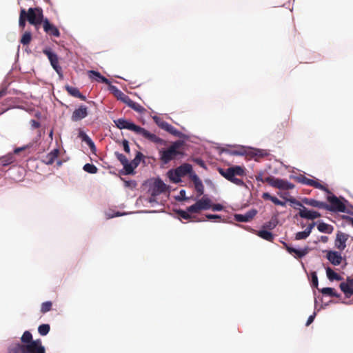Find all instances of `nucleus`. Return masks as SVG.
Masks as SVG:
<instances>
[{"mask_svg":"<svg viewBox=\"0 0 353 353\" xmlns=\"http://www.w3.org/2000/svg\"><path fill=\"white\" fill-rule=\"evenodd\" d=\"M32 339V335L30 331H25L21 337V341L22 344H28L34 341Z\"/></svg>","mask_w":353,"mask_h":353,"instance_id":"nucleus-37","label":"nucleus"},{"mask_svg":"<svg viewBox=\"0 0 353 353\" xmlns=\"http://www.w3.org/2000/svg\"><path fill=\"white\" fill-rule=\"evenodd\" d=\"M299 215L300 217L308 220H314L321 216V214L319 212L310 210L305 207H303V208L300 209Z\"/></svg>","mask_w":353,"mask_h":353,"instance_id":"nucleus-14","label":"nucleus"},{"mask_svg":"<svg viewBox=\"0 0 353 353\" xmlns=\"http://www.w3.org/2000/svg\"><path fill=\"white\" fill-rule=\"evenodd\" d=\"M191 181L194 183L195 190L197 192V196H200L204 193V185L196 174H192L190 176Z\"/></svg>","mask_w":353,"mask_h":353,"instance_id":"nucleus-18","label":"nucleus"},{"mask_svg":"<svg viewBox=\"0 0 353 353\" xmlns=\"http://www.w3.org/2000/svg\"><path fill=\"white\" fill-rule=\"evenodd\" d=\"M25 16L30 24L34 26L38 30L41 23H43V10L41 8H30L27 11L25 10Z\"/></svg>","mask_w":353,"mask_h":353,"instance_id":"nucleus-3","label":"nucleus"},{"mask_svg":"<svg viewBox=\"0 0 353 353\" xmlns=\"http://www.w3.org/2000/svg\"><path fill=\"white\" fill-rule=\"evenodd\" d=\"M165 131L173 135H177L179 134V131L170 123L168 125V127H167V128L165 129Z\"/></svg>","mask_w":353,"mask_h":353,"instance_id":"nucleus-53","label":"nucleus"},{"mask_svg":"<svg viewBox=\"0 0 353 353\" xmlns=\"http://www.w3.org/2000/svg\"><path fill=\"white\" fill-rule=\"evenodd\" d=\"M314 317H315V313H314V314L310 315V316L308 317L307 321V322H306V325H307V326H308L309 325H310V324L314 321Z\"/></svg>","mask_w":353,"mask_h":353,"instance_id":"nucleus-63","label":"nucleus"},{"mask_svg":"<svg viewBox=\"0 0 353 353\" xmlns=\"http://www.w3.org/2000/svg\"><path fill=\"white\" fill-rule=\"evenodd\" d=\"M187 210L190 213H199L201 211L196 203L188 207Z\"/></svg>","mask_w":353,"mask_h":353,"instance_id":"nucleus-51","label":"nucleus"},{"mask_svg":"<svg viewBox=\"0 0 353 353\" xmlns=\"http://www.w3.org/2000/svg\"><path fill=\"white\" fill-rule=\"evenodd\" d=\"M88 108L85 105H80L79 108L74 110L71 119L72 121H79L88 116Z\"/></svg>","mask_w":353,"mask_h":353,"instance_id":"nucleus-13","label":"nucleus"},{"mask_svg":"<svg viewBox=\"0 0 353 353\" xmlns=\"http://www.w3.org/2000/svg\"><path fill=\"white\" fill-rule=\"evenodd\" d=\"M245 150L243 148H241L238 150H233L231 153L234 155H244L245 154Z\"/></svg>","mask_w":353,"mask_h":353,"instance_id":"nucleus-59","label":"nucleus"},{"mask_svg":"<svg viewBox=\"0 0 353 353\" xmlns=\"http://www.w3.org/2000/svg\"><path fill=\"white\" fill-rule=\"evenodd\" d=\"M276 224L272 221H268V222H266L263 225V228H267V229H269V230H272L274 229L275 227H276Z\"/></svg>","mask_w":353,"mask_h":353,"instance_id":"nucleus-54","label":"nucleus"},{"mask_svg":"<svg viewBox=\"0 0 353 353\" xmlns=\"http://www.w3.org/2000/svg\"><path fill=\"white\" fill-rule=\"evenodd\" d=\"M314 226H315L314 222L309 224L308 226L307 227V228L304 231L298 232L296 234L295 239L296 240H302V239H307L309 236V235L310 234V233Z\"/></svg>","mask_w":353,"mask_h":353,"instance_id":"nucleus-24","label":"nucleus"},{"mask_svg":"<svg viewBox=\"0 0 353 353\" xmlns=\"http://www.w3.org/2000/svg\"><path fill=\"white\" fill-rule=\"evenodd\" d=\"M196 203L198 205L201 211L206 210L210 209V208H211V200L209 198L206 197L205 196L202 197L201 199L197 201Z\"/></svg>","mask_w":353,"mask_h":353,"instance_id":"nucleus-26","label":"nucleus"},{"mask_svg":"<svg viewBox=\"0 0 353 353\" xmlns=\"http://www.w3.org/2000/svg\"><path fill=\"white\" fill-rule=\"evenodd\" d=\"M136 134H139L142 136L145 139L148 140L149 141L156 143V144H164L165 141L161 139L160 137H157L156 134L150 132L147 130H145L143 128H141L139 126L138 130L136 132Z\"/></svg>","mask_w":353,"mask_h":353,"instance_id":"nucleus-8","label":"nucleus"},{"mask_svg":"<svg viewBox=\"0 0 353 353\" xmlns=\"http://www.w3.org/2000/svg\"><path fill=\"white\" fill-rule=\"evenodd\" d=\"M168 186L164 182L160 179H157L154 181V185L152 188V196H156L162 193H164L167 191Z\"/></svg>","mask_w":353,"mask_h":353,"instance_id":"nucleus-10","label":"nucleus"},{"mask_svg":"<svg viewBox=\"0 0 353 353\" xmlns=\"http://www.w3.org/2000/svg\"><path fill=\"white\" fill-rule=\"evenodd\" d=\"M287 201H290L292 204V206L296 210H300V209L304 207L301 202H300L299 201L296 200L294 198L287 199Z\"/></svg>","mask_w":353,"mask_h":353,"instance_id":"nucleus-45","label":"nucleus"},{"mask_svg":"<svg viewBox=\"0 0 353 353\" xmlns=\"http://www.w3.org/2000/svg\"><path fill=\"white\" fill-rule=\"evenodd\" d=\"M326 273L327 278L330 281H341L342 279V277L339 274L334 272L330 268H327L326 269Z\"/></svg>","mask_w":353,"mask_h":353,"instance_id":"nucleus-36","label":"nucleus"},{"mask_svg":"<svg viewBox=\"0 0 353 353\" xmlns=\"http://www.w3.org/2000/svg\"><path fill=\"white\" fill-rule=\"evenodd\" d=\"M43 52L48 57L53 69L57 72V74L61 75L62 72V69L59 64V58L57 54L52 52L50 48L43 49Z\"/></svg>","mask_w":353,"mask_h":353,"instance_id":"nucleus-7","label":"nucleus"},{"mask_svg":"<svg viewBox=\"0 0 353 353\" xmlns=\"http://www.w3.org/2000/svg\"><path fill=\"white\" fill-rule=\"evenodd\" d=\"M220 174L231 183L238 185L244 186L245 183L237 176H243L245 174V169L239 165L230 167L227 169L219 168Z\"/></svg>","mask_w":353,"mask_h":353,"instance_id":"nucleus-1","label":"nucleus"},{"mask_svg":"<svg viewBox=\"0 0 353 353\" xmlns=\"http://www.w3.org/2000/svg\"><path fill=\"white\" fill-rule=\"evenodd\" d=\"M327 200L330 203V205L327 204V207L325 208V210L332 212H345V205L336 196H329Z\"/></svg>","mask_w":353,"mask_h":353,"instance_id":"nucleus-5","label":"nucleus"},{"mask_svg":"<svg viewBox=\"0 0 353 353\" xmlns=\"http://www.w3.org/2000/svg\"><path fill=\"white\" fill-rule=\"evenodd\" d=\"M340 289L344 294L349 296L353 294V279H348L346 282L340 283Z\"/></svg>","mask_w":353,"mask_h":353,"instance_id":"nucleus-20","label":"nucleus"},{"mask_svg":"<svg viewBox=\"0 0 353 353\" xmlns=\"http://www.w3.org/2000/svg\"><path fill=\"white\" fill-rule=\"evenodd\" d=\"M79 137L85 142H86V140L90 139V138L83 131L79 132Z\"/></svg>","mask_w":353,"mask_h":353,"instance_id":"nucleus-58","label":"nucleus"},{"mask_svg":"<svg viewBox=\"0 0 353 353\" xmlns=\"http://www.w3.org/2000/svg\"><path fill=\"white\" fill-rule=\"evenodd\" d=\"M256 214L257 210L256 209H252L248 211L245 214H234V220L238 222H249L254 219Z\"/></svg>","mask_w":353,"mask_h":353,"instance_id":"nucleus-12","label":"nucleus"},{"mask_svg":"<svg viewBox=\"0 0 353 353\" xmlns=\"http://www.w3.org/2000/svg\"><path fill=\"white\" fill-rule=\"evenodd\" d=\"M168 174L170 181L173 183H177L181 181V176L179 172L176 174V169L170 170Z\"/></svg>","mask_w":353,"mask_h":353,"instance_id":"nucleus-35","label":"nucleus"},{"mask_svg":"<svg viewBox=\"0 0 353 353\" xmlns=\"http://www.w3.org/2000/svg\"><path fill=\"white\" fill-rule=\"evenodd\" d=\"M302 201L303 203L307 205L315 207L319 209H325V208L327 207V204L326 203L319 201L313 199L305 198L302 200Z\"/></svg>","mask_w":353,"mask_h":353,"instance_id":"nucleus-22","label":"nucleus"},{"mask_svg":"<svg viewBox=\"0 0 353 353\" xmlns=\"http://www.w3.org/2000/svg\"><path fill=\"white\" fill-rule=\"evenodd\" d=\"M25 14V9H21L19 19V26L21 29H24L26 24V21H28Z\"/></svg>","mask_w":353,"mask_h":353,"instance_id":"nucleus-38","label":"nucleus"},{"mask_svg":"<svg viewBox=\"0 0 353 353\" xmlns=\"http://www.w3.org/2000/svg\"><path fill=\"white\" fill-rule=\"evenodd\" d=\"M213 211H221L223 209V207L222 205L217 203V204H211V208Z\"/></svg>","mask_w":353,"mask_h":353,"instance_id":"nucleus-56","label":"nucleus"},{"mask_svg":"<svg viewBox=\"0 0 353 353\" xmlns=\"http://www.w3.org/2000/svg\"><path fill=\"white\" fill-rule=\"evenodd\" d=\"M32 39V34L30 32H26L21 37V43L24 45H28Z\"/></svg>","mask_w":353,"mask_h":353,"instance_id":"nucleus-42","label":"nucleus"},{"mask_svg":"<svg viewBox=\"0 0 353 353\" xmlns=\"http://www.w3.org/2000/svg\"><path fill=\"white\" fill-rule=\"evenodd\" d=\"M206 218L208 219H221V216L218 214H206Z\"/></svg>","mask_w":353,"mask_h":353,"instance_id":"nucleus-62","label":"nucleus"},{"mask_svg":"<svg viewBox=\"0 0 353 353\" xmlns=\"http://www.w3.org/2000/svg\"><path fill=\"white\" fill-rule=\"evenodd\" d=\"M183 142L181 141H176L174 142L167 150H161L160 160L165 164L168 163L172 160L174 159L177 156L183 154L180 150Z\"/></svg>","mask_w":353,"mask_h":353,"instance_id":"nucleus-2","label":"nucleus"},{"mask_svg":"<svg viewBox=\"0 0 353 353\" xmlns=\"http://www.w3.org/2000/svg\"><path fill=\"white\" fill-rule=\"evenodd\" d=\"M7 94V88H2L1 90H0V98L6 96Z\"/></svg>","mask_w":353,"mask_h":353,"instance_id":"nucleus-64","label":"nucleus"},{"mask_svg":"<svg viewBox=\"0 0 353 353\" xmlns=\"http://www.w3.org/2000/svg\"><path fill=\"white\" fill-rule=\"evenodd\" d=\"M123 168L125 170V174H131L134 173V170L136 168V167H134V165L130 162L128 161L123 165Z\"/></svg>","mask_w":353,"mask_h":353,"instance_id":"nucleus-46","label":"nucleus"},{"mask_svg":"<svg viewBox=\"0 0 353 353\" xmlns=\"http://www.w3.org/2000/svg\"><path fill=\"white\" fill-rule=\"evenodd\" d=\"M32 146V143H29V144L23 145L22 147L17 148H15L14 150L13 154H19V152H21L22 151H25L26 150H27L28 148H30Z\"/></svg>","mask_w":353,"mask_h":353,"instance_id":"nucleus-50","label":"nucleus"},{"mask_svg":"<svg viewBox=\"0 0 353 353\" xmlns=\"http://www.w3.org/2000/svg\"><path fill=\"white\" fill-rule=\"evenodd\" d=\"M317 228L319 232L327 234H331L334 229L331 225L323 222L317 225Z\"/></svg>","mask_w":353,"mask_h":353,"instance_id":"nucleus-32","label":"nucleus"},{"mask_svg":"<svg viewBox=\"0 0 353 353\" xmlns=\"http://www.w3.org/2000/svg\"><path fill=\"white\" fill-rule=\"evenodd\" d=\"M89 73L90 78H94L99 82H102L110 85V81L107 78L102 76L100 72L94 70H90L89 71Z\"/></svg>","mask_w":353,"mask_h":353,"instance_id":"nucleus-29","label":"nucleus"},{"mask_svg":"<svg viewBox=\"0 0 353 353\" xmlns=\"http://www.w3.org/2000/svg\"><path fill=\"white\" fill-rule=\"evenodd\" d=\"M262 198L264 200H270V201H271L274 204H275L276 205H281V206H283V207H285L286 205L285 202L280 201L276 196H272L268 192L263 193Z\"/></svg>","mask_w":353,"mask_h":353,"instance_id":"nucleus-28","label":"nucleus"},{"mask_svg":"<svg viewBox=\"0 0 353 353\" xmlns=\"http://www.w3.org/2000/svg\"><path fill=\"white\" fill-rule=\"evenodd\" d=\"M115 155H116L117 159L121 162V163L123 165L126 164V163L128 161V160L126 158V157L125 155H123V154H121V153H119V152H115Z\"/></svg>","mask_w":353,"mask_h":353,"instance_id":"nucleus-49","label":"nucleus"},{"mask_svg":"<svg viewBox=\"0 0 353 353\" xmlns=\"http://www.w3.org/2000/svg\"><path fill=\"white\" fill-rule=\"evenodd\" d=\"M110 90L118 100L121 101L124 103L127 104L128 101L130 100V98L127 94H125L124 92L120 90L115 85H110Z\"/></svg>","mask_w":353,"mask_h":353,"instance_id":"nucleus-17","label":"nucleus"},{"mask_svg":"<svg viewBox=\"0 0 353 353\" xmlns=\"http://www.w3.org/2000/svg\"><path fill=\"white\" fill-rule=\"evenodd\" d=\"M321 292L324 295H328L332 297H339V295L336 293L335 290L332 288H324L321 290Z\"/></svg>","mask_w":353,"mask_h":353,"instance_id":"nucleus-39","label":"nucleus"},{"mask_svg":"<svg viewBox=\"0 0 353 353\" xmlns=\"http://www.w3.org/2000/svg\"><path fill=\"white\" fill-rule=\"evenodd\" d=\"M43 28L44 31L50 36H54L55 37H60V32L59 29L54 26L53 24L50 23L49 20L46 18L43 23Z\"/></svg>","mask_w":353,"mask_h":353,"instance_id":"nucleus-11","label":"nucleus"},{"mask_svg":"<svg viewBox=\"0 0 353 353\" xmlns=\"http://www.w3.org/2000/svg\"><path fill=\"white\" fill-rule=\"evenodd\" d=\"M65 88L71 96L79 98L83 101L85 100V97L80 92L78 88L70 85H65Z\"/></svg>","mask_w":353,"mask_h":353,"instance_id":"nucleus-27","label":"nucleus"},{"mask_svg":"<svg viewBox=\"0 0 353 353\" xmlns=\"http://www.w3.org/2000/svg\"><path fill=\"white\" fill-rule=\"evenodd\" d=\"M8 353H25L24 345L17 343L8 348Z\"/></svg>","mask_w":353,"mask_h":353,"instance_id":"nucleus-34","label":"nucleus"},{"mask_svg":"<svg viewBox=\"0 0 353 353\" xmlns=\"http://www.w3.org/2000/svg\"><path fill=\"white\" fill-rule=\"evenodd\" d=\"M327 259L334 265H339L342 261V256L340 253L336 251H328Z\"/></svg>","mask_w":353,"mask_h":353,"instance_id":"nucleus-21","label":"nucleus"},{"mask_svg":"<svg viewBox=\"0 0 353 353\" xmlns=\"http://www.w3.org/2000/svg\"><path fill=\"white\" fill-rule=\"evenodd\" d=\"M83 169L84 171L90 174H95L98 171V168L94 165L91 163L85 164Z\"/></svg>","mask_w":353,"mask_h":353,"instance_id":"nucleus-43","label":"nucleus"},{"mask_svg":"<svg viewBox=\"0 0 353 353\" xmlns=\"http://www.w3.org/2000/svg\"><path fill=\"white\" fill-rule=\"evenodd\" d=\"M301 182L303 184L314 187L315 188L320 189L321 190H323L325 192L330 193V191L328 190L327 187H325L323 185H321L318 181H315V180L307 178L305 176H303L301 180Z\"/></svg>","mask_w":353,"mask_h":353,"instance_id":"nucleus-19","label":"nucleus"},{"mask_svg":"<svg viewBox=\"0 0 353 353\" xmlns=\"http://www.w3.org/2000/svg\"><path fill=\"white\" fill-rule=\"evenodd\" d=\"M16 161L14 154L13 153H8L4 157L0 158V164L2 166L8 165Z\"/></svg>","mask_w":353,"mask_h":353,"instance_id":"nucleus-30","label":"nucleus"},{"mask_svg":"<svg viewBox=\"0 0 353 353\" xmlns=\"http://www.w3.org/2000/svg\"><path fill=\"white\" fill-rule=\"evenodd\" d=\"M255 179L257 181H260L262 183H265V178H263V172H260L256 176Z\"/></svg>","mask_w":353,"mask_h":353,"instance_id":"nucleus-55","label":"nucleus"},{"mask_svg":"<svg viewBox=\"0 0 353 353\" xmlns=\"http://www.w3.org/2000/svg\"><path fill=\"white\" fill-rule=\"evenodd\" d=\"M23 345L25 353H46L45 347L43 346L41 340L39 339L28 344Z\"/></svg>","mask_w":353,"mask_h":353,"instance_id":"nucleus-6","label":"nucleus"},{"mask_svg":"<svg viewBox=\"0 0 353 353\" xmlns=\"http://www.w3.org/2000/svg\"><path fill=\"white\" fill-rule=\"evenodd\" d=\"M122 144H123L124 151L127 153H129L130 152V146H129L128 141L127 140L124 139L122 141Z\"/></svg>","mask_w":353,"mask_h":353,"instance_id":"nucleus-57","label":"nucleus"},{"mask_svg":"<svg viewBox=\"0 0 353 353\" xmlns=\"http://www.w3.org/2000/svg\"><path fill=\"white\" fill-rule=\"evenodd\" d=\"M87 145L90 147V148L91 149V150H94L96 149L95 148V145L94 143V142L92 141V139H88V140H86V142Z\"/></svg>","mask_w":353,"mask_h":353,"instance_id":"nucleus-61","label":"nucleus"},{"mask_svg":"<svg viewBox=\"0 0 353 353\" xmlns=\"http://www.w3.org/2000/svg\"><path fill=\"white\" fill-rule=\"evenodd\" d=\"M127 105L139 113H143V112L145 111V109L141 105L137 102H134L131 99L128 101Z\"/></svg>","mask_w":353,"mask_h":353,"instance_id":"nucleus-33","label":"nucleus"},{"mask_svg":"<svg viewBox=\"0 0 353 353\" xmlns=\"http://www.w3.org/2000/svg\"><path fill=\"white\" fill-rule=\"evenodd\" d=\"M349 235L343 233L341 232H339L336 234V238L335 240V246L337 249L340 250H343L346 248V241H347Z\"/></svg>","mask_w":353,"mask_h":353,"instance_id":"nucleus-15","label":"nucleus"},{"mask_svg":"<svg viewBox=\"0 0 353 353\" xmlns=\"http://www.w3.org/2000/svg\"><path fill=\"white\" fill-rule=\"evenodd\" d=\"M30 125L32 128H39L41 125L40 123L36 120H31Z\"/></svg>","mask_w":353,"mask_h":353,"instance_id":"nucleus-60","label":"nucleus"},{"mask_svg":"<svg viewBox=\"0 0 353 353\" xmlns=\"http://www.w3.org/2000/svg\"><path fill=\"white\" fill-rule=\"evenodd\" d=\"M283 245H284L286 250L290 254H295V257L297 258V259H301V258L303 257L309 252V248L307 247L305 248L303 250H298V249L292 248V246L288 245L285 243H284Z\"/></svg>","mask_w":353,"mask_h":353,"instance_id":"nucleus-16","label":"nucleus"},{"mask_svg":"<svg viewBox=\"0 0 353 353\" xmlns=\"http://www.w3.org/2000/svg\"><path fill=\"white\" fill-rule=\"evenodd\" d=\"M190 212H188V210L185 211L183 210H179L176 212V214L181 216V218L189 220L192 218V216L190 214Z\"/></svg>","mask_w":353,"mask_h":353,"instance_id":"nucleus-48","label":"nucleus"},{"mask_svg":"<svg viewBox=\"0 0 353 353\" xmlns=\"http://www.w3.org/2000/svg\"><path fill=\"white\" fill-rule=\"evenodd\" d=\"M143 157V154L141 152H137L134 159L131 161L134 167H137L140 163L141 160Z\"/></svg>","mask_w":353,"mask_h":353,"instance_id":"nucleus-47","label":"nucleus"},{"mask_svg":"<svg viewBox=\"0 0 353 353\" xmlns=\"http://www.w3.org/2000/svg\"><path fill=\"white\" fill-rule=\"evenodd\" d=\"M265 183H268L273 188L283 190H292L294 188V185L286 180L275 178L273 176H269L265 178Z\"/></svg>","mask_w":353,"mask_h":353,"instance_id":"nucleus-4","label":"nucleus"},{"mask_svg":"<svg viewBox=\"0 0 353 353\" xmlns=\"http://www.w3.org/2000/svg\"><path fill=\"white\" fill-rule=\"evenodd\" d=\"M52 303L51 301H46L43 303L41 305V312L42 314H45L52 309Z\"/></svg>","mask_w":353,"mask_h":353,"instance_id":"nucleus-44","label":"nucleus"},{"mask_svg":"<svg viewBox=\"0 0 353 353\" xmlns=\"http://www.w3.org/2000/svg\"><path fill=\"white\" fill-rule=\"evenodd\" d=\"M153 119L154 121H155V123H157V125L161 128V129L165 130V129L167 128V127H168V125L169 123L166 121H165L163 119H162L161 118L157 117V116H154L153 117Z\"/></svg>","mask_w":353,"mask_h":353,"instance_id":"nucleus-40","label":"nucleus"},{"mask_svg":"<svg viewBox=\"0 0 353 353\" xmlns=\"http://www.w3.org/2000/svg\"><path fill=\"white\" fill-rule=\"evenodd\" d=\"M176 174H178V172L180 174V175L182 176H184L188 174H190V175L192 174H194L192 172V166L189 164V163H183L182 165H181L180 166H179L178 168H176Z\"/></svg>","mask_w":353,"mask_h":353,"instance_id":"nucleus-25","label":"nucleus"},{"mask_svg":"<svg viewBox=\"0 0 353 353\" xmlns=\"http://www.w3.org/2000/svg\"><path fill=\"white\" fill-rule=\"evenodd\" d=\"M256 234L263 239L270 242H272L274 239V236L272 232L265 230L258 231Z\"/></svg>","mask_w":353,"mask_h":353,"instance_id":"nucleus-31","label":"nucleus"},{"mask_svg":"<svg viewBox=\"0 0 353 353\" xmlns=\"http://www.w3.org/2000/svg\"><path fill=\"white\" fill-rule=\"evenodd\" d=\"M59 154V150L58 148H55L44 157L43 162L46 165H52L58 157Z\"/></svg>","mask_w":353,"mask_h":353,"instance_id":"nucleus-23","label":"nucleus"},{"mask_svg":"<svg viewBox=\"0 0 353 353\" xmlns=\"http://www.w3.org/2000/svg\"><path fill=\"white\" fill-rule=\"evenodd\" d=\"M50 327L49 324H42L39 326L38 327V332L40 335L41 336H46L50 332Z\"/></svg>","mask_w":353,"mask_h":353,"instance_id":"nucleus-41","label":"nucleus"},{"mask_svg":"<svg viewBox=\"0 0 353 353\" xmlns=\"http://www.w3.org/2000/svg\"><path fill=\"white\" fill-rule=\"evenodd\" d=\"M114 123L119 129H127L133 131L135 133L137 132L139 128V125H137L134 123L123 118L114 120Z\"/></svg>","mask_w":353,"mask_h":353,"instance_id":"nucleus-9","label":"nucleus"},{"mask_svg":"<svg viewBox=\"0 0 353 353\" xmlns=\"http://www.w3.org/2000/svg\"><path fill=\"white\" fill-rule=\"evenodd\" d=\"M311 282H312V285L313 287H315V288L318 287V283H319L318 277H317L316 273L315 272H312V274H311Z\"/></svg>","mask_w":353,"mask_h":353,"instance_id":"nucleus-52","label":"nucleus"}]
</instances>
